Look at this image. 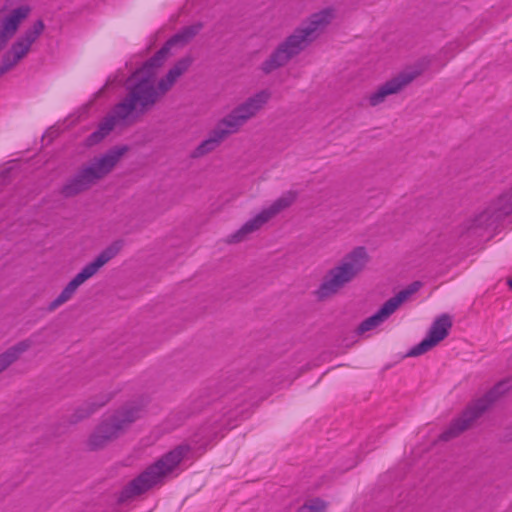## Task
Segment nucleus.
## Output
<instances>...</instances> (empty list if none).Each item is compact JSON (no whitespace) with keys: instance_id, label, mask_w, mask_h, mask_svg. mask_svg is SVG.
I'll return each instance as SVG.
<instances>
[{"instance_id":"nucleus-1","label":"nucleus","mask_w":512,"mask_h":512,"mask_svg":"<svg viewBox=\"0 0 512 512\" xmlns=\"http://www.w3.org/2000/svg\"><path fill=\"white\" fill-rule=\"evenodd\" d=\"M153 60L152 56L131 73L125 82L126 95L113 107L115 115L122 120V126H131L140 121L168 93L160 80L155 81L164 64Z\"/></svg>"},{"instance_id":"nucleus-2","label":"nucleus","mask_w":512,"mask_h":512,"mask_svg":"<svg viewBox=\"0 0 512 512\" xmlns=\"http://www.w3.org/2000/svg\"><path fill=\"white\" fill-rule=\"evenodd\" d=\"M334 18V10L325 8L313 13L297 27L291 35L280 42L271 54L261 63L260 70L269 75L286 66L315 41L329 26Z\"/></svg>"},{"instance_id":"nucleus-3","label":"nucleus","mask_w":512,"mask_h":512,"mask_svg":"<svg viewBox=\"0 0 512 512\" xmlns=\"http://www.w3.org/2000/svg\"><path fill=\"white\" fill-rule=\"evenodd\" d=\"M144 405L129 402L102 417L87 439L90 451H99L125 435L144 415Z\"/></svg>"},{"instance_id":"nucleus-4","label":"nucleus","mask_w":512,"mask_h":512,"mask_svg":"<svg viewBox=\"0 0 512 512\" xmlns=\"http://www.w3.org/2000/svg\"><path fill=\"white\" fill-rule=\"evenodd\" d=\"M126 151V146L116 147L81 165L73 175L67 178L59 193L64 198H72L88 191L114 169Z\"/></svg>"},{"instance_id":"nucleus-5","label":"nucleus","mask_w":512,"mask_h":512,"mask_svg":"<svg viewBox=\"0 0 512 512\" xmlns=\"http://www.w3.org/2000/svg\"><path fill=\"white\" fill-rule=\"evenodd\" d=\"M370 256L364 246H357L324 275L315 295L319 300L328 299L338 294L366 268Z\"/></svg>"},{"instance_id":"nucleus-6","label":"nucleus","mask_w":512,"mask_h":512,"mask_svg":"<svg viewBox=\"0 0 512 512\" xmlns=\"http://www.w3.org/2000/svg\"><path fill=\"white\" fill-rule=\"evenodd\" d=\"M188 451V446L179 445L164 454L122 489L118 501L121 503L126 502L161 483L163 478L181 463Z\"/></svg>"},{"instance_id":"nucleus-7","label":"nucleus","mask_w":512,"mask_h":512,"mask_svg":"<svg viewBox=\"0 0 512 512\" xmlns=\"http://www.w3.org/2000/svg\"><path fill=\"white\" fill-rule=\"evenodd\" d=\"M510 389L509 381H500L491 388L482 398L469 405L457 419L453 420L449 427L443 431L439 439L449 441L458 437L471 427L475 420L483 415L488 408Z\"/></svg>"},{"instance_id":"nucleus-8","label":"nucleus","mask_w":512,"mask_h":512,"mask_svg":"<svg viewBox=\"0 0 512 512\" xmlns=\"http://www.w3.org/2000/svg\"><path fill=\"white\" fill-rule=\"evenodd\" d=\"M123 245L124 242L122 240L112 242L102 250L92 262L86 264L82 270L63 288L61 293L49 304L47 308L48 311L52 312L69 301L80 285L93 277L105 264L119 254Z\"/></svg>"},{"instance_id":"nucleus-9","label":"nucleus","mask_w":512,"mask_h":512,"mask_svg":"<svg viewBox=\"0 0 512 512\" xmlns=\"http://www.w3.org/2000/svg\"><path fill=\"white\" fill-rule=\"evenodd\" d=\"M298 193L296 191H286L273 203L264 208L254 218L245 222L235 233L229 235L228 243H240L244 241L247 236L259 230L265 223L270 221L283 210L290 207L297 199Z\"/></svg>"},{"instance_id":"nucleus-10","label":"nucleus","mask_w":512,"mask_h":512,"mask_svg":"<svg viewBox=\"0 0 512 512\" xmlns=\"http://www.w3.org/2000/svg\"><path fill=\"white\" fill-rule=\"evenodd\" d=\"M422 285V282L414 281L405 289L398 292L394 297L388 299L374 315L361 322L357 329L358 333H365L379 326L390 315H392L404 301L416 293Z\"/></svg>"},{"instance_id":"nucleus-11","label":"nucleus","mask_w":512,"mask_h":512,"mask_svg":"<svg viewBox=\"0 0 512 512\" xmlns=\"http://www.w3.org/2000/svg\"><path fill=\"white\" fill-rule=\"evenodd\" d=\"M512 214V188L502 193L471 220L469 228L492 226Z\"/></svg>"},{"instance_id":"nucleus-12","label":"nucleus","mask_w":512,"mask_h":512,"mask_svg":"<svg viewBox=\"0 0 512 512\" xmlns=\"http://www.w3.org/2000/svg\"><path fill=\"white\" fill-rule=\"evenodd\" d=\"M512 214V188L502 193L471 220L469 228L492 226Z\"/></svg>"},{"instance_id":"nucleus-13","label":"nucleus","mask_w":512,"mask_h":512,"mask_svg":"<svg viewBox=\"0 0 512 512\" xmlns=\"http://www.w3.org/2000/svg\"><path fill=\"white\" fill-rule=\"evenodd\" d=\"M420 73L417 69H408L400 72L368 96L369 105L372 107L378 106L385 101L386 97L399 93L411 84Z\"/></svg>"},{"instance_id":"nucleus-14","label":"nucleus","mask_w":512,"mask_h":512,"mask_svg":"<svg viewBox=\"0 0 512 512\" xmlns=\"http://www.w3.org/2000/svg\"><path fill=\"white\" fill-rule=\"evenodd\" d=\"M451 327V317L448 314L440 315L432 323L427 334V337L424 338L419 344L411 348L409 352L406 354V356L417 357L426 353L448 336Z\"/></svg>"},{"instance_id":"nucleus-15","label":"nucleus","mask_w":512,"mask_h":512,"mask_svg":"<svg viewBox=\"0 0 512 512\" xmlns=\"http://www.w3.org/2000/svg\"><path fill=\"white\" fill-rule=\"evenodd\" d=\"M202 28V22H197L182 28L178 33L168 39L165 44L153 55V61H160L164 64L172 56V47L176 45L181 47L185 46L202 30Z\"/></svg>"},{"instance_id":"nucleus-16","label":"nucleus","mask_w":512,"mask_h":512,"mask_svg":"<svg viewBox=\"0 0 512 512\" xmlns=\"http://www.w3.org/2000/svg\"><path fill=\"white\" fill-rule=\"evenodd\" d=\"M270 98L271 92L269 90H261L253 96L249 97L242 104L235 107L234 110L246 123L266 105Z\"/></svg>"},{"instance_id":"nucleus-17","label":"nucleus","mask_w":512,"mask_h":512,"mask_svg":"<svg viewBox=\"0 0 512 512\" xmlns=\"http://www.w3.org/2000/svg\"><path fill=\"white\" fill-rule=\"evenodd\" d=\"M30 46L18 38L3 55L0 62V78L10 71L30 50Z\"/></svg>"},{"instance_id":"nucleus-18","label":"nucleus","mask_w":512,"mask_h":512,"mask_svg":"<svg viewBox=\"0 0 512 512\" xmlns=\"http://www.w3.org/2000/svg\"><path fill=\"white\" fill-rule=\"evenodd\" d=\"M111 400V395L104 394L96 398L89 399L81 404L69 417V423L76 424L94 414L101 407Z\"/></svg>"},{"instance_id":"nucleus-19","label":"nucleus","mask_w":512,"mask_h":512,"mask_svg":"<svg viewBox=\"0 0 512 512\" xmlns=\"http://www.w3.org/2000/svg\"><path fill=\"white\" fill-rule=\"evenodd\" d=\"M116 125H122V120L115 115V109L112 108L110 113L99 123L98 128L86 138V146L92 147L100 143Z\"/></svg>"},{"instance_id":"nucleus-20","label":"nucleus","mask_w":512,"mask_h":512,"mask_svg":"<svg viewBox=\"0 0 512 512\" xmlns=\"http://www.w3.org/2000/svg\"><path fill=\"white\" fill-rule=\"evenodd\" d=\"M32 346L33 341L31 338H28L17 342L15 345L0 354V374L15 363L20 356Z\"/></svg>"},{"instance_id":"nucleus-21","label":"nucleus","mask_w":512,"mask_h":512,"mask_svg":"<svg viewBox=\"0 0 512 512\" xmlns=\"http://www.w3.org/2000/svg\"><path fill=\"white\" fill-rule=\"evenodd\" d=\"M244 124L245 121L233 109L216 124L214 130L225 140L229 135L238 132Z\"/></svg>"},{"instance_id":"nucleus-22","label":"nucleus","mask_w":512,"mask_h":512,"mask_svg":"<svg viewBox=\"0 0 512 512\" xmlns=\"http://www.w3.org/2000/svg\"><path fill=\"white\" fill-rule=\"evenodd\" d=\"M193 58L191 56H185L179 59L173 67H171L166 75L160 79V81L166 86L168 92L172 89L177 79L182 76L191 66Z\"/></svg>"},{"instance_id":"nucleus-23","label":"nucleus","mask_w":512,"mask_h":512,"mask_svg":"<svg viewBox=\"0 0 512 512\" xmlns=\"http://www.w3.org/2000/svg\"><path fill=\"white\" fill-rule=\"evenodd\" d=\"M224 140L213 129L207 139L202 141L192 152V158H200L214 151Z\"/></svg>"},{"instance_id":"nucleus-24","label":"nucleus","mask_w":512,"mask_h":512,"mask_svg":"<svg viewBox=\"0 0 512 512\" xmlns=\"http://www.w3.org/2000/svg\"><path fill=\"white\" fill-rule=\"evenodd\" d=\"M44 29H45L44 22L42 20H37L33 24V26L31 28H29L28 30H26L25 33L19 38L31 47V45L42 34Z\"/></svg>"},{"instance_id":"nucleus-25","label":"nucleus","mask_w":512,"mask_h":512,"mask_svg":"<svg viewBox=\"0 0 512 512\" xmlns=\"http://www.w3.org/2000/svg\"><path fill=\"white\" fill-rule=\"evenodd\" d=\"M327 503L320 498H314L300 506L296 512H326Z\"/></svg>"},{"instance_id":"nucleus-26","label":"nucleus","mask_w":512,"mask_h":512,"mask_svg":"<svg viewBox=\"0 0 512 512\" xmlns=\"http://www.w3.org/2000/svg\"><path fill=\"white\" fill-rule=\"evenodd\" d=\"M507 283H508L509 287L512 289V279H509Z\"/></svg>"}]
</instances>
